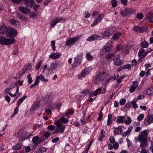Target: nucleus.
Segmentation results:
<instances>
[{"instance_id": "1", "label": "nucleus", "mask_w": 153, "mask_h": 153, "mask_svg": "<svg viewBox=\"0 0 153 153\" xmlns=\"http://www.w3.org/2000/svg\"><path fill=\"white\" fill-rule=\"evenodd\" d=\"M148 135L147 131L145 130L143 131L140 134H139L138 136V139H137V141H139L141 143L140 145L141 148H144L147 145V139L146 138ZM136 139V142L137 143V139Z\"/></svg>"}, {"instance_id": "2", "label": "nucleus", "mask_w": 153, "mask_h": 153, "mask_svg": "<svg viewBox=\"0 0 153 153\" xmlns=\"http://www.w3.org/2000/svg\"><path fill=\"white\" fill-rule=\"evenodd\" d=\"M114 33V28L113 27H108L101 33L102 37L104 39H109L110 37Z\"/></svg>"}, {"instance_id": "3", "label": "nucleus", "mask_w": 153, "mask_h": 153, "mask_svg": "<svg viewBox=\"0 0 153 153\" xmlns=\"http://www.w3.org/2000/svg\"><path fill=\"white\" fill-rule=\"evenodd\" d=\"M15 40L14 39L5 38L3 36H0V44L4 45H8L14 43Z\"/></svg>"}, {"instance_id": "4", "label": "nucleus", "mask_w": 153, "mask_h": 153, "mask_svg": "<svg viewBox=\"0 0 153 153\" xmlns=\"http://www.w3.org/2000/svg\"><path fill=\"white\" fill-rule=\"evenodd\" d=\"M136 10L131 8H126L121 10V13L123 16H130L131 15L135 13Z\"/></svg>"}, {"instance_id": "5", "label": "nucleus", "mask_w": 153, "mask_h": 153, "mask_svg": "<svg viewBox=\"0 0 153 153\" xmlns=\"http://www.w3.org/2000/svg\"><path fill=\"white\" fill-rule=\"evenodd\" d=\"M90 71L89 68H86L83 70L78 75V78L79 79H82L88 74Z\"/></svg>"}, {"instance_id": "6", "label": "nucleus", "mask_w": 153, "mask_h": 153, "mask_svg": "<svg viewBox=\"0 0 153 153\" xmlns=\"http://www.w3.org/2000/svg\"><path fill=\"white\" fill-rule=\"evenodd\" d=\"M79 36H76L74 38L69 39L67 40L65 45H72L75 43L79 40Z\"/></svg>"}, {"instance_id": "7", "label": "nucleus", "mask_w": 153, "mask_h": 153, "mask_svg": "<svg viewBox=\"0 0 153 153\" xmlns=\"http://www.w3.org/2000/svg\"><path fill=\"white\" fill-rule=\"evenodd\" d=\"M65 19L62 18H58L55 19L54 20L51 21V25L52 26L54 27L58 23L64 22L65 21Z\"/></svg>"}, {"instance_id": "8", "label": "nucleus", "mask_w": 153, "mask_h": 153, "mask_svg": "<svg viewBox=\"0 0 153 153\" xmlns=\"http://www.w3.org/2000/svg\"><path fill=\"white\" fill-rule=\"evenodd\" d=\"M6 33L7 36L9 37L16 36L17 34V31L14 29L8 27L7 28V32Z\"/></svg>"}, {"instance_id": "9", "label": "nucleus", "mask_w": 153, "mask_h": 153, "mask_svg": "<svg viewBox=\"0 0 153 153\" xmlns=\"http://www.w3.org/2000/svg\"><path fill=\"white\" fill-rule=\"evenodd\" d=\"M153 109L150 110L149 112V115L145 119L146 122L150 124L153 122V113H152Z\"/></svg>"}, {"instance_id": "10", "label": "nucleus", "mask_w": 153, "mask_h": 153, "mask_svg": "<svg viewBox=\"0 0 153 153\" xmlns=\"http://www.w3.org/2000/svg\"><path fill=\"white\" fill-rule=\"evenodd\" d=\"M104 16L103 14H100L98 16L94 22L92 23L91 26L93 27L95 26L97 24L99 23L100 21L102 19Z\"/></svg>"}, {"instance_id": "11", "label": "nucleus", "mask_w": 153, "mask_h": 153, "mask_svg": "<svg viewBox=\"0 0 153 153\" xmlns=\"http://www.w3.org/2000/svg\"><path fill=\"white\" fill-rule=\"evenodd\" d=\"M113 62L114 64L117 66L121 65L122 63V61L120 60L119 55L118 54L114 56Z\"/></svg>"}, {"instance_id": "12", "label": "nucleus", "mask_w": 153, "mask_h": 153, "mask_svg": "<svg viewBox=\"0 0 153 153\" xmlns=\"http://www.w3.org/2000/svg\"><path fill=\"white\" fill-rule=\"evenodd\" d=\"M19 10L22 13L27 15L30 13L31 11L27 7L23 6H20L19 7Z\"/></svg>"}, {"instance_id": "13", "label": "nucleus", "mask_w": 153, "mask_h": 153, "mask_svg": "<svg viewBox=\"0 0 153 153\" xmlns=\"http://www.w3.org/2000/svg\"><path fill=\"white\" fill-rule=\"evenodd\" d=\"M54 124L59 128V131L61 133L64 132L65 129L66 128L65 126L63 125L62 124H61L59 122H54Z\"/></svg>"}, {"instance_id": "14", "label": "nucleus", "mask_w": 153, "mask_h": 153, "mask_svg": "<svg viewBox=\"0 0 153 153\" xmlns=\"http://www.w3.org/2000/svg\"><path fill=\"white\" fill-rule=\"evenodd\" d=\"M138 85V83L137 81H134L132 82V85L129 87V90L131 93L134 92L136 88Z\"/></svg>"}, {"instance_id": "15", "label": "nucleus", "mask_w": 153, "mask_h": 153, "mask_svg": "<svg viewBox=\"0 0 153 153\" xmlns=\"http://www.w3.org/2000/svg\"><path fill=\"white\" fill-rule=\"evenodd\" d=\"M101 38V36L96 34H94L87 38V40L89 42Z\"/></svg>"}, {"instance_id": "16", "label": "nucleus", "mask_w": 153, "mask_h": 153, "mask_svg": "<svg viewBox=\"0 0 153 153\" xmlns=\"http://www.w3.org/2000/svg\"><path fill=\"white\" fill-rule=\"evenodd\" d=\"M7 27L5 24H2L0 26V33L4 34L7 32Z\"/></svg>"}, {"instance_id": "17", "label": "nucleus", "mask_w": 153, "mask_h": 153, "mask_svg": "<svg viewBox=\"0 0 153 153\" xmlns=\"http://www.w3.org/2000/svg\"><path fill=\"white\" fill-rule=\"evenodd\" d=\"M23 1L26 6L31 8L33 7L35 2L34 0H23Z\"/></svg>"}, {"instance_id": "18", "label": "nucleus", "mask_w": 153, "mask_h": 153, "mask_svg": "<svg viewBox=\"0 0 153 153\" xmlns=\"http://www.w3.org/2000/svg\"><path fill=\"white\" fill-rule=\"evenodd\" d=\"M68 121L69 120L68 119L63 116L61 117L59 120L58 121H56L54 122H59L61 124H62V123L64 124H66L68 123Z\"/></svg>"}, {"instance_id": "19", "label": "nucleus", "mask_w": 153, "mask_h": 153, "mask_svg": "<svg viewBox=\"0 0 153 153\" xmlns=\"http://www.w3.org/2000/svg\"><path fill=\"white\" fill-rule=\"evenodd\" d=\"M83 56V54L82 53H78L74 58V61L77 62H78L79 63V62H81V60L82 59Z\"/></svg>"}, {"instance_id": "20", "label": "nucleus", "mask_w": 153, "mask_h": 153, "mask_svg": "<svg viewBox=\"0 0 153 153\" xmlns=\"http://www.w3.org/2000/svg\"><path fill=\"white\" fill-rule=\"evenodd\" d=\"M51 69L53 70H58L60 67V65L58 63H51L50 64Z\"/></svg>"}, {"instance_id": "21", "label": "nucleus", "mask_w": 153, "mask_h": 153, "mask_svg": "<svg viewBox=\"0 0 153 153\" xmlns=\"http://www.w3.org/2000/svg\"><path fill=\"white\" fill-rule=\"evenodd\" d=\"M122 132L123 130L121 126L116 127L114 130V132L116 135L121 134V133Z\"/></svg>"}, {"instance_id": "22", "label": "nucleus", "mask_w": 153, "mask_h": 153, "mask_svg": "<svg viewBox=\"0 0 153 153\" xmlns=\"http://www.w3.org/2000/svg\"><path fill=\"white\" fill-rule=\"evenodd\" d=\"M61 55V54L59 53H53L50 55L49 57L53 59H55L59 58Z\"/></svg>"}, {"instance_id": "23", "label": "nucleus", "mask_w": 153, "mask_h": 153, "mask_svg": "<svg viewBox=\"0 0 153 153\" xmlns=\"http://www.w3.org/2000/svg\"><path fill=\"white\" fill-rule=\"evenodd\" d=\"M126 119V118L124 116H119L116 120V122L118 123H123Z\"/></svg>"}, {"instance_id": "24", "label": "nucleus", "mask_w": 153, "mask_h": 153, "mask_svg": "<svg viewBox=\"0 0 153 153\" xmlns=\"http://www.w3.org/2000/svg\"><path fill=\"white\" fill-rule=\"evenodd\" d=\"M16 17L19 18L22 21H25L27 20V18L25 17L24 16L22 13H16Z\"/></svg>"}, {"instance_id": "25", "label": "nucleus", "mask_w": 153, "mask_h": 153, "mask_svg": "<svg viewBox=\"0 0 153 153\" xmlns=\"http://www.w3.org/2000/svg\"><path fill=\"white\" fill-rule=\"evenodd\" d=\"M146 19L150 22H153V13H149L146 16Z\"/></svg>"}, {"instance_id": "26", "label": "nucleus", "mask_w": 153, "mask_h": 153, "mask_svg": "<svg viewBox=\"0 0 153 153\" xmlns=\"http://www.w3.org/2000/svg\"><path fill=\"white\" fill-rule=\"evenodd\" d=\"M16 85V83H14L13 84H12L10 87L8 88H7L4 90V92L5 94H8L9 91H11L13 89Z\"/></svg>"}, {"instance_id": "27", "label": "nucleus", "mask_w": 153, "mask_h": 153, "mask_svg": "<svg viewBox=\"0 0 153 153\" xmlns=\"http://www.w3.org/2000/svg\"><path fill=\"white\" fill-rule=\"evenodd\" d=\"M145 52L143 48L140 49L138 52V56L139 57H140L142 55L143 57H145L147 54L146 52H145V53H144Z\"/></svg>"}, {"instance_id": "28", "label": "nucleus", "mask_w": 153, "mask_h": 153, "mask_svg": "<svg viewBox=\"0 0 153 153\" xmlns=\"http://www.w3.org/2000/svg\"><path fill=\"white\" fill-rule=\"evenodd\" d=\"M9 22L10 23L15 25L16 27H18L19 26L20 23L19 22L15 19H10Z\"/></svg>"}, {"instance_id": "29", "label": "nucleus", "mask_w": 153, "mask_h": 153, "mask_svg": "<svg viewBox=\"0 0 153 153\" xmlns=\"http://www.w3.org/2000/svg\"><path fill=\"white\" fill-rule=\"evenodd\" d=\"M86 112L84 111L83 112V118H82L80 120L81 121V123H82L83 125L85 124L87 122V120L86 118Z\"/></svg>"}, {"instance_id": "30", "label": "nucleus", "mask_w": 153, "mask_h": 153, "mask_svg": "<svg viewBox=\"0 0 153 153\" xmlns=\"http://www.w3.org/2000/svg\"><path fill=\"white\" fill-rule=\"evenodd\" d=\"M32 141L34 144H36V145H38L40 144L39 138L38 136L34 137L32 139Z\"/></svg>"}, {"instance_id": "31", "label": "nucleus", "mask_w": 153, "mask_h": 153, "mask_svg": "<svg viewBox=\"0 0 153 153\" xmlns=\"http://www.w3.org/2000/svg\"><path fill=\"white\" fill-rule=\"evenodd\" d=\"M121 35V33L120 32H117L115 33L112 36V38L114 41L117 40L119 37Z\"/></svg>"}, {"instance_id": "32", "label": "nucleus", "mask_w": 153, "mask_h": 153, "mask_svg": "<svg viewBox=\"0 0 153 153\" xmlns=\"http://www.w3.org/2000/svg\"><path fill=\"white\" fill-rule=\"evenodd\" d=\"M54 97V94L53 93H51L48 95L46 97V98L48 99L49 101H51L53 99Z\"/></svg>"}, {"instance_id": "33", "label": "nucleus", "mask_w": 153, "mask_h": 153, "mask_svg": "<svg viewBox=\"0 0 153 153\" xmlns=\"http://www.w3.org/2000/svg\"><path fill=\"white\" fill-rule=\"evenodd\" d=\"M105 131L103 129H102L101 132L98 138V139L99 141H101L102 140V138L105 137Z\"/></svg>"}, {"instance_id": "34", "label": "nucleus", "mask_w": 153, "mask_h": 153, "mask_svg": "<svg viewBox=\"0 0 153 153\" xmlns=\"http://www.w3.org/2000/svg\"><path fill=\"white\" fill-rule=\"evenodd\" d=\"M61 106V104L60 103H59L56 104L55 105H54L52 107L51 106V108L53 109H56L58 110H59L60 109Z\"/></svg>"}, {"instance_id": "35", "label": "nucleus", "mask_w": 153, "mask_h": 153, "mask_svg": "<svg viewBox=\"0 0 153 153\" xmlns=\"http://www.w3.org/2000/svg\"><path fill=\"white\" fill-rule=\"evenodd\" d=\"M39 77L38 76H36V79L35 82L34 84H32L31 85H30V88H33V87H35L37 85L39 84Z\"/></svg>"}, {"instance_id": "36", "label": "nucleus", "mask_w": 153, "mask_h": 153, "mask_svg": "<svg viewBox=\"0 0 153 153\" xmlns=\"http://www.w3.org/2000/svg\"><path fill=\"white\" fill-rule=\"evenodd\" d=\"M149 44L148 42L146 41H144L141 42L140 45L143 48H146L148 47Z\"/></svg>"}, {"instance_id": "37", "label": "nucleus", "mask_w": 153, "mask_h": 153, "mask_svg": "<svg viewBox=\"0 0 153 153\" xmlns=\"http://www.w3.org/2000/svg\"><path fill=\"white\" fill-rule=\"evenodd\" d=\"M22 147V145L18 143L16 145L13 146L12 148L14 150H17L21 149Z\"/></svg>"}, {"instance_id": "38", "label": "nucleus", "mask_w": 153, "mask_h": 153, "mask_svg": "<svg viewBox=\"0 0 153 153\" xmlns=\"http://www.w3.org/2000/svg\"><path fill=\"white\" fill-rule=\"evenodd\" d=\"M146 93L148 95H150L153 94V88H150L147 90Z\"/></svg>"}, {"instance_id": "39", "label": "nucleus", "mask_w": 153, "mask_h": 153, "mask_svg": "<svg viewBox=\"0 0 153 153\" xmlns=\"http://www.w3.org/2000/svg\"><path fill=\"white\" fill-rule=\"evenodd\" d=\"M87 59L89 61H91L93 59V57L91 55L89 52H87L86 55Z\"/></svg>"}, {"instance_id": "40", "label": "nucleus", "mask_w": 153, "mask_h": 153, "mask_svg": "<svg viewBox=\"0 0 153 153\" xmlns=\"http://www.w3.org/2000/svg\"><path fill=\"white\" fill-rule=\"evenodd\" d=\"M103 78H100L99 77H97L94 79V83L95 85H98L101 80H103Z\"/></svg>"}, {"instance_id": "41", "label": "nucleus", "mask_w": 153, "mask_h": 153, "mask_svg": "<svg viewBox=\"0 0 153 153\" xmlns=\"http://www.w3.org/2000/svg\"><path fill=\"white\" fill-rule=\"evenodd\" d=\"M38 76L39 77V79H40L42 81L45 82H47L48 81V80L46 79H45L44 77V76L42 75L41 74L40 76Z\"/></svg>"}, {"instance_id": "42", "label": "nucleus", "mask_w": 153, "mask_h": 153, "mask_svg": "<svg viewBox=\"0 0 153 153\" xmlns=\"http://www.w3.org/2000/svg\"><path fill=\"white\" fill-rule=\"evenodd\" d=\"M131 120L129 117H128L126 120H125L124 121L125 123L126 124L128 125L130 124L131 122Z\"/></svg>"}, {"instance_id": "43", "label": "nucleus", "mask_w": 153, "mask_h": 153, "mask_svg": "<svg viewBox=\"0 0 153 153\" xmlns=\"http://www.w3.org/2000/svg\"><path fill=\"white\" fill-rule=\"evenodd\" d=\"M81 63V62H79V63L78 62H76L74 61V62L73 63L72 65V68H76V67H78Z\"/></svg>"}, {"instance_id": "44", "label": "nucleus", "mask_w": 153, "mask_h": 153, "mask_svg": "<svg viewBox=\"0 0 153 153\" xmlns=\"http://www.w3.org/2000/svg\"><path fill=\"white\" fill-rule=\"evenodd\" d=\"M28 79V82L29 84H31L32 83L33 80L32 78L31 77L30 74H28L27 76Z\"/></svg>"}, {"instance_id": "45", "label": "nucleus", "mask_w": 153, "mask_h": 153, "mask_svg": "<svg viewBox=\"0 0 153 153\" xmlns=\"http://www.w3.org/2000/svg\"><path fill=\"white\" fill-rule=\"evenodd\" d=\"M148 30V28L146 27H140V33H143L146 31Z\"/></svg>"}, {"instance_id": "46", "label": "nucleus", "mask_w": 153, "mask_h": 153, "mask_svg": "<svg viewBox=\"0 0 153 153\" xmlns=\"http://www.w3.org/2000/svg\"><path fill=\"white\" fill-rule=\"evenodd\" d=\"M131 68V65L130 64H127L124 65L123 66H122V68L123 69H130Z\"/></svg>"}, {"instance_id": "47", "label": "nucleus", "mask_w": 153, "mask_h": 153, "mask_svg": "<svg viewBox=\"0 0 153 153\" xmlns=\"http://www.w3.org/2000/svg\"><path fill=\"white\" fill-rule=\"evenodd\" d=\"M42 63V60H40L37 63L35 70L38 71L40 68V66Z\"/></svg>"}, {"instance_id": "48", "label": "nucleus", "mask_w": 153, "mask_h": 153, "mask_svg": "<svg viewBox=\"0 0 153 153\" xmlns=\"http://www.w3.org/2000/svg\"><path fill=\"white\" fill-rule=\"evenodd\" d=\"M83 15L84 16V17L86 18H89L90 16V14L87 11H85L83 13Z\"/></svg>"}, {"instance_id": "49", "label": "nucleus", "mask_w": 153, "mask_h": 153, "mask_svg": "<svg viewBox=\"0 0 153 153\" xmlns=\"http://www.w3.org/2000/svg\"><path fill=\"white\" fill-rule=\"evenodd\" d=\"M144 117V114H140L137 117V119L139 121L142 120Z\"/></svg>"}, {"instance_id": "50", "label": "nucleus", "mask_w": 153, "mask_h": 153, "mask_svg": "<svg viewBox=\"0 0 153 153\" xmlns=\"http://www.w3.org/2000/svg\"><path fill=\"white\" fill-rule=\"evenodd\" d=\"M140 27L137 26L134 27L133 30L135 32L140 33Z\"/></svg>"}, {"instance_id": "51", "label": "nucleus", "mask_w": 153, "mask_h": 153, "mask_svg": "<svg viewBox=\"0 0 153 153\" xmlns=\"http://www.w3.org/2000/svg\"><path fill=\"white\" fill-rule=\"evenodd\" d=\"M104 48L105 49V51L107 52H109L111 50V47L109 46H108L107 45H105L104 47Z\"/></svg>"}, {"instance_id": "52", "label": "nucleus", "mask_w": 153, "mask_h": 153, "mask_svg": "<svg viewBox=\"0 0 153 153\" xmlns=\"http://www.w3.org/2000/svg\"><path fill=\"white\" fill-rule=\"evenodd\" d=\"M126 100L124 98H122L120 100L119 103L120 105H123L125 104Z\"/></svg>"}, {"instance_id": "53", "label": "nucleus", "mask_w": 153, "mask_h": 153, "mask_svg": "<svg viewBox=\"0 0 153 153\" xmlns=\"http://www.w3.org/2000/svg\"><path fill=\"white\" fill-rule=\"evenodd\" d=\"M143 17V15L141 13H139L137 15V18L139 19H142Z\"/></svg>"}, {"instance_id": "54", "label": "nucleus", "mask_w": 153, "mask_h": 153, "mask_svg": "<svg viewBox=\"0 0 153 153\" xmlns=\"http://www.w3.org/2000/svg\"><path fill=\"white\" fill-rule=\"evenodd\" d=\"M131 104L132 105L133 107L134 108H137V105L136 104V102L135 101H132L131 102Z\"/></svg>"}, {"instance_id": "55", "label": "nucleus", "mask_w": 153, "mask_h": 153, "mask_svg": "<svg viewBox=\"0 0 153 153\" xmlns=\"http://www.w3.org/2000/svg\"><path fill=\"white\" fill-rule=\"evenodd\" d=\"M51 44L52 47L53 48V50L54 51H55L56 50L55 47V42L54 40L52 41L51 42Z\"/></svg>"}, {"instance_id": "56", "label": "nucleus", "mask_w": 153, "mask_h": 153, "mask_svg": "<svg viewBox=\"0 0 153 153\" xmlns=\"http://www.w3.org/2000/svg\"><path fill=\"white\" fill-rule=\"evenodd\" d=\"M111 3L113 7H115L117 5V2L115 0H112L111 1Z\"/></svg>"}, {"instance_id": "57", "label": "nucleus", "mask_w": 153, "mask_h": 153, "mask_svg": "<svg viewBox=\"0 0 153 153\" xmlns=\"http://www.w3.org/2000/svg\"><path fill=\"white\" fill-rule=\"evenodd\" d=\"M55 127L53 125L49 126L48 127L47 129L49 131H52L54 129Z\"/></svg>"}, {"instance_id": "58", "label": "nucleus", "mask_w": 153, "mask_h": 153, "mask_svg": "<svg viewBox=\"0 0 153 153\" xmlns=\"http://www.w3.org/2000/svg\"><path fill=\"white\" fill-rule=\"evenodd\" d=\"M46 150V149L45 147H43L39 149V151L41 152H45Z\"/></svg>"}, {"instance_id": "59", "label": "nucleus", "mask_w": 153, "mask_h": 153, "mask_svg": "<svg viewBox=\"0 0 153 153\" xmlns=\"http://www.w3.org/2000/svg\"><path fill=\"white\" fill-rule=\"evenodd\" d=\"M97 95V94L96 93V92H95V91L94 92L91 91V92H90L89 94V96L90 97H92L93 95L94 96H96Z\"/></svg>"}, {"instance_id": "60", "label": "nucleus", "mask_w": 153, "mask_h": 153, "mask_svg": "<svg viewBox=\"0 0 153 153\" xmlns=\"http://www.w3.org/2000/svg\"><path fill=\"white\" fill-rule=\"evenodd\" d=\"M26 96L25 95L19 100V101L20 102V104L19 105H20V104L23 102L24 100L26 98Z\"/></svg>"}, {"instance_id": "61", "label": "nucleus", "mask_w": 153, "mask_h": 153, "mask_svg": "<svg viewBox=\"0 0 153 153\" xmlns=\"http://www.w3.org/2000/svg\"><path fill=\"white\" fill-rule=\"evenodd\" d=\"M39 107V105L37 104H34L32 107L31 109L33 110Z\"/></svg>"}, {"instance_id": "62", "label": "nucleus", "mask_w": 153, "mask_h": 153, "mask_svg": "<svg viewBox=\"0 0 153 153\" xmlns=\"http://www.w3.org/2000/svg\"><path fill=\"white\" fill-rule=\"evenodd\" d=\"M33 8L35 11H36L39 7V5L36 4H35L33 5Z\"/></svg>"}, {"instance_id": "63", "label": "nucleus", "mask_w": 153, "mask_h": 153, "mask_svg": "<svg viewBox=\"0 0 153 153\" xmlns=\"http://www.w3.org/2000/svg\"><path fill=\"white\" fill-rule=\"evenodd\" d=\"M114 53H109L107 56V58L108 59H111L114 56Z\"/></svg>"}, {"instance_id": "64", "label": "nucleus", "mask_w": 153, "mask_h": 153, "mask_svg": "<svg viewBox=\"0 0 153 153\" xmlns=\"http://www.w3.org/2000/svg\"><path fill=\"white\" fill-rule=\"evenodd\" d=\"M109 141L111 143H114L115 141V140L114 138L113 137H111L109 139Z\"/></svg>"}]
</instances>
